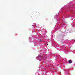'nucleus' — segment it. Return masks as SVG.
<instances>
[{
	"label": "nucleus",
	"mask_w": 75,
	"mask_h": 75,
	"mask_svg": "<svg viewBox=\"0 0 75 75\" xmlns=\"http://www.w3.org/2000/svg\"><path fill=\"white\" fill-rule=\"evenodd\" d=\"M32 26L33 27H34V25H32Z\"/></svg>",
	"instance_id": "3"
},
{
	"label": "nucleus",
	"mask_w": 75,
	"mask_h": 75,
	"mask_svg": "<svg viewBox=\"0 0 75 75\" xmlns=\"http://www.w3.org/2000/svg\"><path fill=\"white\" fill-rule=\"evenodd\" d=\"M69 62L70 64H71V63H72V61L70 60H69Z\"/></svg>",
	"instance_id": "1"
},
{
	"label": "nucleus",
	"mask_w": 75,
	"mask_h": 75,
	"mask_svg": "<svg viewBox=\"0 0 75 75\" xmlns=\"http://www.w3.org/2000/svg\"><path fill=\"white\" fill-rule=\"evenodd\" d=\"M39 41H41V40H39Z\"/></svg>",
	"instance_id": "4"
},
{
	"label": "nucleus",
	"mask_w": 75,
	"mask_h": 75,
	"mask_svg": "<svg viewBox=\"0 0 75 75\" xmlns=\"http://www.w3.org/2000/svg\"><path fill=\"white\" fill-rule=\"evenodd\" d=\"M35 17V16H33V18H34Z\"/></svg>",
	"instance_id": "2"
}]
</instances>
